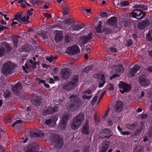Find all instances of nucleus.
<instances>
[{
	"label": "nucleus",
	"instance_id": "obj_1",
	"mask_svg": "<svg viewBox=\"0 0 152 152\" xmlns=\"http://www.w3.org/2000/svg\"><path fill=\"white\" fill-rule=\"evenodd\" d=\"M84 115L82 113H80L79 115H76L73 119L72 121L71 127L72 129H76L78 128L82 124L84 120Z\"/></svg>",
	"mask_w": 152,
	"mask_h": 152
},
{
	"label": "nucleus",
	"instance_id": "obj_2",
	"mask_svg": "<svg viewBox=\"0 0 152 152\" xmlns=\"http://www.w3.org/2000/svg\"><path fill=\"white\" fill-rule=\"evenodd\" d=\"M12 90L15 94L18 96L20 98L22 99H26V96L24 95L22 90L21 84L20 82L17 83L15 85L12 87Z\"/></svg>",
	"mask_w": 152,
	"mask_h": 152
},
{
	"label": "nucleus",
	"instance_id": "obj_3",
	"mask_svg": "<svg viewBox=\"0 0 152 152\" xmlns=\"http://www.w3.org/2000/svg\"><path fill=\"white\" fill-rule=\"evenodd\" d=\"M78 81V76L75 75L71 81L64 85L63 86L64 89L68 91H70L76 86Z\"/></svg>",
	"mask_w": 152,
	"mask_h": 152
},
{
	"label": "nucleus",
	"instance_id": "obj_4",
	"mask_svg": "<svg viewBox=\"0 0 152 152\" xmlns=\"http://www.w3.org/2000/svg\"><path fill=\"white\" fill-rule=\"evenodd\" d=\"M14 66L10 63L4 64L2 68V73L4 75H10L14 72Z\"/></svg>",
	"mask_w": 152,
	"mask_h": 152
},
{
	"label": "nucleus",
	"instance_id": "obj_5",
	"mask_svg": "<svg viewBox=\"0 0 152 152\" xmlns=\"http://www.w3.org/2000/svg\"><path fill=\"white\" fill-rule=\"evenodd\" d=\"M69 98L70 99H73V103L69 105L70 108L73 110H76L78 109L82 105L80 99V98L77 97L76 95H71L69 96Z\"/></svg>",
	"mask_w": 152,
	"mask_h": 152
},
{
	"label": "nucleus",
	"instance_id": "obj_6",
	"mask_svg": "<svg viewBox=\"0 0 152 152\" xmlns=\"http://www.w3.org/2000/svg\"><path fill=\"white\" fill-rule=\"evenodd\" d=\"M48 131L46 130H38L35 131L30 132L29 136L31 138L36 137L42 138L45 136H48L49 134Z\"/></svg>",
	"mask_w": 152,
	"mask_h": 152
},
{
	"label": "nucleus",
	"instance_id": "obj_7",
	"mask_svg": "<svg viewBox=\"0 0 152 152\" xmlns=\"http://www.w3.org/2000/svg\"><path fill=\"white\" fill-rule=\"evenodd\" d=\"M146 15V12L140 10H135L133 11L130 14L131 17L140 20L143 19Z\"/></svg>",
	"mask_w": 152,
	"mask_h": 152
},
{
	"label": "nucleus",
	"instance_id": "obj_8",
	"mask_svg": "<svg viewBox=\"0 0 152 152\" xmlns=\"http://www.w3.org/2000/svg\"><path fill=\"white\" fill-rule=\"evenodd\" d=\"M120 88V91L122 94H124L125 92H128L131 90V86L126 83L121 81L118 84Z\"/></svg>",
	"mask_w": 152,
	"mask_h": 152
},
{
	"label": "nucleus",
	"instance_id": "obj_9",
	"mask_svg": "<svg viewBox=\"0 0 152 152\" xmlns=\"http://www.w3.org/2000/svg\"><path fill=\"white\" fill-rule=\"evenodd\" d=\"M70 117L69 114L67 113H64L60 121L59 124V127L61 129H64L66 126L67 122Z\"/></svg>",
	"mask_w": 152,
	"mask_h": 152
},
{
	"label": "nucleus",
	"instance_id": "obj_10",
	"mask_svg": "<svg viewBox=\"0 0 152 152\" xmlns=\"http://www.w3.org/2000/svg\"><path fill=\"white\" fill-rule=\"evenodd\" d=\"M58 111V107L56 106H55L53 107H45V108L42 111V113L44 115L46 116L56 113Z\"/></svg>",
	"mask_w": 152,
	"mask_h": 152
},
{
	"label": "nucleus",
	"instance_id": "obj_11",
	"mask_svg": "<svg viewBox=\"0 0 152 152\" xmlns=\"http://www.w3.org/2000/svg\"><path fill=\"white\" fill-rule=\"evenodd\" d=\"M80 51L79 48L77 45L67 48L66 53L69 55H75Z\"/></svg>",
	"mask_w": 152,
	"mask_h": 152
},
{
	"label": "nucleus",
	"instance_id": "obj_12",
	"mask_svg": "<svg viewBox=\"0 0 152 152\" xmlns=\"http://www.w3.org/2000/svg\"><path fill=\"white\" fill-rule=\"evenodd\" d=\"M138 81L140 85L143 86H148L151 84L150 80L144 75L141 76L139 78Z\"/></svg>",
	"mask_w": 152,
	"mask_h": 152
},
{
	"label": "nucleus",
	"instance_id": "obj_13",
	"mask_svg": "<svg viewBox=\"0 0 152 152\" xmlns=\"http://www.w3.org/2000/svg\"><path fill=\"white\" fill-rule=\"evenodd\" d=\"M71 74L70 70L66 68L62 69L61 71L60 75L63 79L67 80Z\"/></svg>",
	"mask_w": 152,
	"mask_h": 152
},
{
	"label": "nucleus",
	"instance_id": "obj_14",
	"mask_svg": "<svg viewBox=\"0 0 152 152\" xmlns=\"http://www.w3.org/2000/svg\"><path fill=\"white\" fill-rule=\"evenodd\" d=\"M56 146L58 148L61 149L63 146V140L61 137L59 135L55 136L54 138Z\"/></svg>",
	"mask_w": 152,
	"mask_h": 152
},
{
	"label": "nucleus",
	"instance_id": "obj_15",
	"mask_svg": "<svg viewBox=\"0 0 152 152\" xmlns=\"http://www.w3.org/2000/svg\"><path fill=\"white\" fill-rule=\"evenodd\" d=\"M92 37V33L90 32L87 35L82 37L80 39V41L83 44H86L91 40Z\"/></svg>",
	"mask_w": 152,
	"mask_h": 152
},
{
	"label": "nucleus",
	"instance_id": "obj_16",
	"mask_svg": "<svg viewBox=\"0 0 152 152\" xmlns=\"http://www.w3.org/2000/svg\"><path fill=\"white\" fill-rule=\"evenodd\" d=\"M58 118L55 116L51 119H46L45 122V124L49 126L54 127L56 124V122L58 120Z\"/></svg>",
	"mask_w": 152,
	"mask_h": 152
},
{
	"label": "nucleus",
	"instance_id": "obj_17",
	"mask_svg": "<svg viewBox=\"0 0 152 152\" xmlns=\"http://www.w3.org/2000/svg\"><path fill=\"white\" fill-rule=\"evenodd\" d=\"M150 24L149 20L147 19L138 23L137 24V27L140 29H142L149 26Z\"/></svg>",
	"mask_w": 152,
	"mask_h": 152
},
{
	"label": "nucleus",
	"instance_id": "obj_18",
	"mask_svg": "<svg viewBox=\"0 0 152 152\" xmlns=\"http://www.w3.org/2000/svg\"><path fill=\"white\" fill-rule=\"evenodd\" d=\"M150 24L149 20L147 19L138 23L137 24V27L140 29H142L149 26Z\"/></svg>",
	"mask_w": 152,
	"mask_h": 152
},
{
	"label": "nucleus",
	"instance_id": "obj_19",
	"mask_svg": "<svg viewBox=\"0 0 152 152\" xmlns=\"http://www.w3.org/2000/svg\"><path fill=\"white\" fill-rule=\"evenodd\" d=\"M111 131L109 129L105 128L102 130L101 134L103 136V138H105L107 139H109L110 137L112 135L110 134Z\"/></svg>",
	"mask_w": 152,
	"mask_h": 152
},
{
	"label": "nucleus",
	"instance_id": "obj_20",
	"mask_svg": "<svg viewBox=\"0 0 152 152\" xmlns=\"http://www.w3.org/2000/svg\"><path fill=\"white\" fill-rule=\"evenodd\" d=\"M25 66H23L22 68L25 72L26 73L28 72V71H30L32 70H34L36 68V67L34 66L31 64L27 63L25 64Z\"/></svg>",
	"mask_w": 152,
	"mask_h": 152
},
{
	"label": "nucleus",
	"instance_id": "obj_21",
	"mask_svg": "<svg viewBox=\"0 0 152 152\" xmlns=\"http://www.w3.org/2000/svg\"><path fill=\"white\" fill-rule=\"evenodd\" d=\"M117 19L116 17H112L106 21L107 24L110 26H115L117 25Z\"/></svg>",
	"mask_w": 152,
	"mask_h": 152
},
{
	"label": "nucleus",
	"instance_id": "obj_22",
	"mask_svg": "<svg viewBox=\"0 0 152 152\" xmlns=\"http://www.w3.org/2000/svg\"><path fill=\"white\" fill-rule=\"evenodd\" d=\"M114 111L117 113H120L123 109V104L122 102L121 101H118L115 105V107H114Z\"/></svg>",
	"mask_w": 152,
	"mask_h": 152
},
{
	"label": "nucleus",
	"instance_id": "obj_23",
	"mask_svg": "<svg viewBox=\"0 0 152 152\" xmlns=\"http://www.w3.org/2000/svg\"><path fill=\"white\" fill-rule=\"evenodd\" d=\"M144 124L143 122H141L140 125L137 128V129L134 131V135L136 136H139L142 133V132L144 129Z\"/></svg>",
	"mask_w": 152,
	"mask_h": 152
},
{
	"label": "nucleus",
	"instance_id": "obj_24",
	"mask_svg": "<svg viewBox=\"0 0 152 152\" xmlns=\"http://www.w3.org/2000/svg\"><path fill=\"white\" fill-rule=\"evenodd\" d=\"M140 68V66L138 65H135L134 67L130 69V74L132 77H134L137 72L139 71Z\"/></svg>",
	"mask_w": 152,
	"mask_h": 152
},
{
	"label": "nucleus",
	"instance_id": "obj_25",
	"mask_svg": "<svg viewBox=\"0 0 152 152\" xmlns=\"http://www.w3.org/2000/svg\"><path fill=\"white\" fill-rule=\"evenodd\" d=\"M29 17L26 13H24L20 21V22L24 24H27L29 23Z\"/></svg>",
	"mask_w": 152,
	"mask_h": 152
},
{
	"label": "nucleus",
	"instance_id": "obj_26",
	"mask_svg": "<svg viewBox=\"0 0 152 152\" xmlns=\"http://www.w3.org/2000/svg\"><path fill=\"white\" fill-rule=\"evenodd\" d=\"M82 133L85 135H88L90 133L89 125L86 123L82 128Z\"/></svg>",
	"mask_w": 152,
	"mask_h": 152
},
{
	"label": "nucleus",
	"instance_id": "obj_27",
	"mask_svg": "<svg viewBox=\"0 0 152 152\" xmlns=\"http://www.w3.org/2000/svg\"><path fill=\"white\" fill-rule=\"evenodd\" d=\"M63 36L62 34L59 32H58L55 36V39L56 42H61L63 39Z\"/></svg>",
	"mask_w": 152,
	"mask_h": 152
},
{
	"label": "nucleus",
	"instance_id": "obj_28",
	"mask_svg": "<svg viewBox=\"0 0 152 152\" xmlns=\"http://www.w3.org/2000/svg\"><path fill=\"white\" fill-rule=\"evenodd\" d=\"M84 26V25L83 24H73L71 28L73 30L78 31L83 28Z\"/></svg>",
	"mask_w": 152,
	"mask_h": 152
},
{
	"label": "nucleus",
	"instance_id": "obj_29",
	"mask_svg": "<svg viewBox=\"0 0 152 152\" xmlns=\"http://www.w3.org/2000/svg\"><path fill=\"white\" fill-rule=\"evenodd\" d=\"M30 48L28 45H25L21 47L20 51L23 52H28L30 51Z\"/></svg>",
	"mask_w": 152,
	"mask_h": 152
},
{
	"label": "nucleus",
	"instance_id": "obj_30",
	"mask_svg": "<svg viewBox=\"0 0 152 152\" xmlns=\"http://www.w3.org/2000/svg\"><path fill=\"white\" fill-rule=\"evenodd\" d=\"M72 39H74V38L71 36L66 35L65 37V43L68 44L72 42Z\"/></svg>",
	"mask_w": 152,
	"mask_h": 152
},
{
	"label": "nucleus",
	"instance_id": "obj_31",
	"mask_svg": "<svg viewBox=\"0 0 152 152\" xmlns=\"http://www.w3.org/2000/svg\"><path fill=\"white\" fill-rule=\"evenodd\" d=\"M115 70L118 73H123L124 71V67L121 64H119L118 66H117Z\"/></svg>",
	"mask_w": 152,
	"mask_h": 152
},
{
	"label": "nucleus",
	"instance_id": "obj_32",
	"mask_svg": "<svg viewBox=\"0 0 152 152\" xmlns=\"http://www.w3.org/2000/svg\"><path fill=\"white\" fill-rule=\"evenodd\" d=\"M13 42L15 48H17L18 46V37L17 36H13L12 38Z\"/></svg>",
	"mask_w": 152,
	"mask_h": 152
},
{
	"label": "nucleus",
	"instance_id": "obj_33",
	"mask_svg": "<svg viewBox=\"0 0 152 152\" xmlns=\"http://www.w3.org/2000/svg\"><path fill=\"white\" fill-rule=\"evenodd\" d=\"M23 13H24L22 12L18 13L15 16V18L13 19V20H15L20 22V20L21 19L22 17Z\"/></svg>",
	"mask_w": 152,
	"mask_h": 152
},
{
	"label": "nucleus",
	"instance_id": "obj_34",
	"mask_svg": "<svg viewBox=\"0 0 152 152\" xmlns=\"http://www.w3.org/2000/svg\"><path fill=\"white\" fill-rule=\"evenodd\" d=\"M136 126L135 124L134 123L132 124H126V127L127 129L132 131L134 130L135 129Z\"/></svg>",
	"mask_w": 152,
	"mask_h": 152
},
{
	"label": "nucleus",
	"instance_id": "obj_35",
	"mask_svg": "<svg viewBox=\"0 0 152 152\" xmlns=\"http://www.w3.org/2000/svg\"><path fill=\"white\" fill-rule=\"evenodd\" d=\"M11 96V93L8 90L6 91L4 93L3 96L6 100L10 99Z\"/></svg>",
	"mask_w": 152,
	"mask_h": 152
},
{
	"label": "nucleus",
	"instance_id": "obj_36",
	"mask_svg": "<svg viewBox=\"0 0 152 152\" xmlns=\"http://www.w3.org/2000/svg\"><path fill=\"white\" fill-rule=\"evenodd\" d=\"M27 63L29 64H30L36 67V65L39 63V62L38 61H33L32 60L30 59H29L27 61Z\"/></svg>",
	"mask_w": 152,
	"mask_h": 152
},
{
	"label": "nucleus",
	"instance_id": "obj_37",
	"mask_svg": "<svg viewBox=\"0 0 152 152\" xmlns=\"http://www.w3.org/2000/svg\"><path fill=\"white\" fill-rule=\"evenodd\" d=\"M41 100L40 99H34V105L36 106H39L41 104Z\"/></svg>",
	"mask_w": 152,
	"mask_h": 152
},
{
	"label": "nucleus",
	"instance_id": "obj_38",
	"mask_svg": "<svg viewBox=\"0 0 152 152\" xmlns=\"http://www.w3.org/2000/svg\"><path fill=\"white\" fill-rule=\"evenodd\" d=\"M121 6L122 7H125L129 5V3L127 1H122L120 3Z\"/></svg>",
	"mask_w": 152,
	"mask_h": 152
},
{
	"label": "nucleus",
	"instance_id": "obj_39",
	"mask_svg": "<svg viewBox=\"0 0 152 152\" xmlns=\"http://www.w3.org/2000/svg\"><path fill=\"white\" fill-rule=\"evenodd\" d=\"M102 25L99 24L98 26L95 28V30L96 32L99 33H102V32L101 31Z\"/></svg>",
	"mask_w": 152,
	"mask_h": 152
},
{
	"label": "nucleus",
	"instance_id": "obj_40",
	"mask_svg": "<svg viewBox=\"0 0 152 152\" xmlns=\"http://www.w3.org/2000/svg\"><path fill=\"white\" fill-rule=\"evenodd\" d=\"M5 49L3 47H0V57H2L5 54Z\"/></svg>",
	"mask_w": 152,
	"mask_h": 152
},
{
	"label": "nucleus",
	"instance_id": "obj_41",
	"mask_svg": "<svg viewBox=\"0 0 152 152\" xmlns=\"http://www.w3.org/2000/svg\"><path fill=\"white\" fill-rule=\"evenodd\" d=\"M147 40L149 42H152V37L149 31L146 35Z\"/></svg>",
	"mask_w": 152,
	"mask_h": 152
},
{
	"label": "nucleus",
	"instance_id": "obj_42",
	"mask_svg": "<svg viewBox=\"0 0 152 152\" xmlns=\"http://www.w3.org/2000/svg\"><path fill=\"white\" fill-rule=\"evenodd\" d=\"M91 66H86L83 69V72L86 73H88L90 70L91 69Z\"/></svg>",
	"mask_w": 152,
	"mask_h": 152
},
{
	"label": "nucleus",
	"instance_id": "obj_43",
	"mask_svg": "<svg viewBox=\"0 0 152 152\" xmlns=\"http://www.w3.org/2000/svg\"><path fill=\"white\" fill-rule=\"evenodd\" d=\"M99 15L102 18H104L107 16L108 14L106 12H100Z\"/></svg>",
	"mask_w": 152,
	"mask_h": 152
},
{
	"label": "nucleus",
	"instance_id": "obj_44",
	"mask_svg": "<svg viewBox=\"0 0 152 152\" xmlns=\"http://www.w3.org/2000/svg\"><path fill=\"white\" fill-rule=\"evenodd\" d=\"M64 15H67L69 13V7L66 6H65L64 8Z\"/></svg>",
	"mask_w": 152,
	"mask_h": 152
},
{
	"label": "nucleus",
	"instance_id": "obj_45",
	"mask_svg": "<svg viewBox=\"0 0 152 152\" xmlns=\"http://www.w3.org/2000/svg\"><path fill=\"white\" fill-rule=\"evenodd\" d=\"M92 93V91L90 89H88L86 91H83V94H91Z\"/></svg>",
	"mask_w": 152,
	"mask_h": 152
},
{
	"label": "nucleus",
	"instance_id": "obj_46",
	"mask_svg": "<svg viewBox=\"0 0 152 152\" xmlns=\"http://www.w3.org/2000/svg\"><path fill=\"white\" fill-rule=\"evenodd\" d=\"M133 42L132 40L131 39H129L126 42V45L129 47L131 46L132 45Z\"/></svg>",
	"mask_w": 152,
	"mask_h": 152
},
{
	"label": "nucleus",
	"instance_id": "obj_47",
	"mask_svg": "<svg viewBox=\"0 0 152 152\" xmlns=\"http://www.w3.org/2000/svg\"><path fill=\"white\" fill-rule=\"evenodd\" d=\"M92 96L93 95L88 96L85 95L83 96L82 98V99H87L88 100H89L90 99Z\"/></svg>",
	"mask_w": 152,
	"mask_h": 152
},
{
	"label": "nucleus",
	"instance_id": "obj_48",
	"mask_svg": "<svg viewBox=\"0 0 152 152\" xmlns=\"http://www.w3.org/2000/svg\"><path fill=\"white\" fill-rule=\"evenodd\" d=\"M72 20L70 18L66 19L65 20L66 23L68 24H70L72 23Z\"/></svg>",
	"mask_w": 152,
	"mask_h": 152
},
{
	"label": "nucleus",
	"instance_id": "obj_49",
	"mask_svg": "<svg viewBox=\"0 0 152 152\" xmlns=\"http://www.w3.org/2000/svg\"><path fill=\"white\" fill-rule=\"evenodd\" d=\"M97 96H95L93 98L91 101V104H94L96 101L97 100Z\"/></svg>",
	"mask_w": 152,
	"mask_h": 152
},
{
	"label": "nucleus",
	"instance_id": "obj_50",
	"mask_svg": "<svg viewBox=\"0 0 152 152\" xmlns=\"http://www.w3.org/2000/svg\"><path fill=\"white\" fill-rule=\"evenodd\" d=\"M110 108H108L104 115L103 116V118L104 119H105L107 117Z\"/></svg>",
	"mask_w": 152,
	"mask_h": 152
},
{
	"label": "nucleus",
	"instance_id": "obj_51",
	"mask_svg": "<svg viewBox=\"0 0 152 152\" xmlns=\"http://www.w3.org/2000/svg\"><path fill=\"white\" fill-rule=\"evenodd\" d=\"M20 25H21L20 24H18V23L17 22L13 21L12 22V24L11 25V26L13 27V26H20Z\"/></svg>",
	"mask_w": 152,
	"mask_h": 152
},
{
	"label": "nucleus",
	"instance_id": "obj_52",
	"mask_svg": "<svg viewBox=\"0 0 152 152\" xmlns=\"http://www.w3.org/2000/svg\"><path fill=\"white\" fill-rule=\"evenodd\" d=\"M47 81L49 83H54V80L53 78H50L48 79L47 80Z\"/></svg>",
	"mask_w": 152,
	"mask_h": 152
},
{
	"label": "nucleus",
	"instance_id": "obj_53",
	"mask_svg": "<svg viewBox=\"0 0 152 152\" xmlns=\"http://www.w3.org/2000/svg\"><path fill=\"white\" fill-rule=\"evenodd\" d=\"M106 91H104L101 94L100 96H99V100L98 101V104L99 102H100V100L102 99V98L103 97L104 94L106 93Z\"/></svg>",
	"mask_w": 152,
	"mask_h": 152
},
{
	"label": "nucleus",
	"instance_id": "obj_54",
	"mask_svg": "<svg viewBox=\"0 0 152 152\" xmlns=\"http://www.w3.org/2000/svg\"><path fill=\"white\" fill-rule=\"evenodd\" d=\"M119 75L117 74H115L113 75L110 77V79L111 80H112L113 78H115L116 77H119Z\"/></svg>",
	"mask_w": 152,
	"mask_h": 152
},
{
	"label": "nucleus",
	"instance_id": "obj_55",
	"mask_svg": "<svg viewBox=\"0 0 152 152\" xmlns=\"http://www.w3.org/2000/svg\"><path fill=\"white\" fill-rule=\"evenodd\" d=\"M142 4H136L134 5L133 7L134 9L135 8H141L142 7Z\"/></svg>",
	"mask_w": 152,
	"mask_h": 152
},
{
	"label": "nucleus",
	"instance_id": "obj_56",
	"mask_svg": "<svg viewBox=\"0 0 152 152\" xmlns=\"http://www.w3.org/2000/svg\"><path fill=\"white\" fill-rule=\"evenodd\" d=\"M121 134L123 135H129L130 134V132L128 131H124L121 132Z\"/></svg>",
	"mask_w": 152,
	"mask_h": 152
},
{
	"label": "nucleus",
	"instance_id": "obj_57",
	"mask_svg": "<svg viewBox=\"0 0 152 152\" xmlns=\"http://www.w3.org/2000/svg\"><path fill=\"white\" fill-rule=\"evenodd\" d=\"M6 52L7 53H8L11 51V47L9 45L7 46L6 47Z\"/></svg>",
	"mask_w": 152,
	"mask_h": 152
},
{
	"label": "nucleus",
	"instance_id": "obj_58",
	"mask_svg": "<svg viewBox=\"0 0 152 152\" xmlns=\"http://www.w3.org/2000/svg\"><path fill=\"white\" fill-rule=\"evenodd\" d=\"M109 147V145L108 144L104 143L103 145V146L102 147H104V148H105L106 149H108Z\"/></svg>",
	"mask_w": 152,
	"mask_h": 152
},
{
	"label": "nucleus",
	"instance_id": "obj_59",
	"mask_svg": "<svg viewBox=\"0 0 152 152\" xmlns=\"http://www.w3.org/2000/svg\"><path fill=\"white\" fill-rule=\"evenodd\" d=\"M142 10H148V7L147 6L145 5H142V7L141 8Z\"/></svg>",
	"mask_w": 152,
	"mask_h": 152
},
{
	"label": "nucleus",
	"instance_id": "obj_60",
	"mask_svg": "<svg viewBox=\"0 0 152 152\" xmlns=\"http://www.w3.org/2000/svg\"><path fill=\"white\" fill-rule=\"evenodd\" d=\"M148 116V115L147 114H143L141 115V118L143 119L146 118Z\"/></svg>",
	"mask_w": 152,
	"mask_h": 152
},
{
	"label": "nucleus",
	"instance_id": "obj_61",
	"mask_svg": "<svg viewBox=\"0 0 152 152\" xmlns=\"http://www.w3.org/2000/svg\"><path fill=\"white\" fill-rule=\"evenodd\" d=\"M9 28L6 26H4L0 25V32L1 30H4L5 29H9Z\"/></svg>",
	"mask_w": 152,
	"mask_h": 152
},
{
	"label": "nucleus",
	"instance_id": "obj_62",
	"mask_svg": "<svg viewBox=\"0 0 152 152\" xmlns=\"http://www.w3.org/2000/svg\"><path fill=\"white\" fill-rule=\"evenodd\" d=\"M109 49L111 51L114 52H116L117 50L114 47H111Z\"/></svg>",
	"mask_w": 152,
	"mask_h": 152
},
{
	"label": "nucleus",
	"instance_id": "obj_63",
	"mask_svg": "<svg viewBox=\"0 0 152 152\" xmlns=\"http://www.w3.org/2000/svg\"><path fill=\"white\" fill-rule=\"evenodd\" d=\"M44 15L45 17L47 18H49L51 17V15L48 13H45Z\"/></svg>",
	"mask_w": 152,
	"mask_h": 152
},
{
	"label": "nucleus",
	"instance_id": "obj_64",
	"mask_svg": "<svg viewBox=\"0 0 152 152\" xmlns=\"http://www.w3.org/2000/svg\"><path fill=\"white\" fill-rule=\"evenodd\" d=\"M105 82V81H102V83H100L99 84V88H101L103 86Z\"/></svg>",
	"mask_w": 152,
	"mask_h": 152
}]
</instances>
